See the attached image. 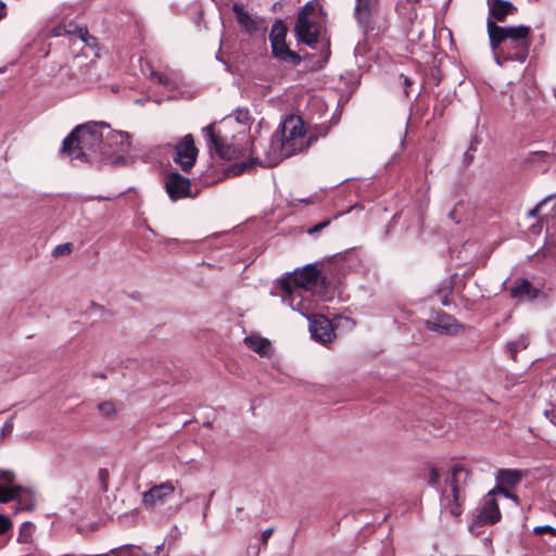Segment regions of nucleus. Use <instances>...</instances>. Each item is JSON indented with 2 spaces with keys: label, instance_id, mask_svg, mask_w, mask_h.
Instances as JSON below:
<instances>
[{
  "label": "nucleus",
  "instance_id": "45",
  "mask_svg": "<svg viewBox=\"0 0 556 556\" xmlns=\"http://www.w3.org/2000/svg\"><path fill=\"white\" fill-rule=\"evenodd\" d=\"M123 161H124V157L121 156V157L116 159L115 163H119V162H123Z\"/></svg>",
  "mask_w": 556,
  "mask_h": 556
},
{
  "label": "nucleus",
  "instance_id": "5",
  "mask_svg": "<svg viewBox=\"0 0 556 556\" xmlns=\"http://www.w3.org/2000/svg\"><path fill=\"white\" fill-rule=\"evenodd\" d=\"M313 140V136L307 135L304 123L299 116L291 115L287 117L281 125L280 135L276 139L280 152L275 163H278L283 157H290L303 152L312 144Z\"/></svg>",
  "mask_w": 556,
  "mask_h": 556
},
{
  "label": "nucleus",
  "instance_id": "37",
  "mask_svg": "<svg viewBox=\"0 0 556 556\" xmlns=\"http://www.w3.org/2000/svg\"><path fill=\"white\" fill-rule=\"evenodd\" d=\"M109 470L105 468H100L98 471V477L101 481L102 489L105 491L108 489V480H109Z\"/></svg>",
  "mask_w": 556,
  "mask_h": 556
},
{
  "label": "nucleus",
  "instance_id": "42",
  "mask_svg": "<svg viewBox=\"0 0 556 556\" xmlns=\"http://www.w3.org/2000/svg\"><path fill=\"white\" fill-rule=\"evenodd\" d=\"M51 35L54 37L63 36L64 30L62 28V24L58 25L56 27L52 28Z\"/></svg>",
  "mask_w": 556,
  "mask_h": 556
},
{
  "label": "nucleus",
  "instance_id": "35",
  "mask_svg": "<svg viewBox=\"0 0 556 556\" xmlns=\"http://www.w3.org/2000/svg\"><path fill=\"white\" fill-rule=\"evenodd\" d=\"M331 220L330 219H327V220H324V222H320L318 223L317 225L313 226L312 228H309L307 230V232L309 235H316L318 233L319 231H321L323 229H325L326 227H328L330 225Z\"/></svg>",
  "mask_w": 556,
  "mask_h": 556
},
{
  "label": "nucleus",
  "instance_id": "10",
  "mask_svg": "<svg viewBox=\"0 0 556 556\" xmlns=\"http://www.w3.org/2000/svg\"><path fill=\"white\" fill-rule=\"evenodd\" d=\"M232 12L238 24L249 35H253L258 31L264 33L266 30L265 20L251 15L248 11L244 10L243 4L233 3Z\"/></svg>",
  "mask_w": 556,
  "mask_h": 556
},
{
  "label": "nucleus",
  "instance_id": "34",
  "mask_svg": "<svg viewBox=\"0 0 556 556\" xmlns=\"http://www.w3.org/2000/svg\"><path fill=\"white\" fill-rule=\"evenodd\" d=\"M439 482H440L439 471L435 468L431 467L430 468V475H429L428 484L430 486L437 488Z\"/></svg>",
  "mask_w": 556,
  "mask_h": 556
},
{
  "label": "nucleus",
  "instance_id": "36",
  "mask_svg": "<svg viewBox=\"0 0 556 556\" xmlns=\"http://www.w3.org/2000/svg\"><path fill=\"white\" fill-rule=\"evenodd\" d=\"M13 418H14V416H12L9 420H7V421L3 424L2 428H1V432H0V435H1L2 438H4V437H7V435L11 434V432H12V430H13V426H14V425H13Z\"/></svg>",
  "mask_w": 556,
  "mask_h": 556
},
{
  "label": "nucleus",
  "instance_id": "32",
  "mask_svg": "<svg viewBox=\"0 0 556 556\" xmlns=\"http://www.w3.org/2000/svg\"><path fill=\"white\" fill-rule=\"evenodd\" d=\"M150 76L160 85L168 86L170 84V79L162 73L151 72Z\"/></svg>",
  "mask_w": 556,
  "mask_h": 556
},
{
  "label": "nucleus",
  "instance_id": "43",
  "mask_svg": "<svg viewBox=\"0 0 556 556\" xmlns=\"http://www.w3.org/2000/svg\"><path fill=\"white\" fill-rule=\"evenodd\" d=\"M273 532H274V529L268 528V529H266V530L262 533V536H263V540H264V542H265V543L267 542V540L269 539V536L273 534Z\"/></svg>",
  "mask_w": 556,
  "mask_h": 556
},
{
  "label": "nucleus",
  "instance_id": "16",
  "mask_svg": "<svg viewBox=\"0 0 556 556\" xmlns=\"http://www.w3.org/2000/svg\"><path fill=\"white\" fill-rule=\"evenodd\" d=\"M489 17L493 22H504L508 15L514 14L517 9L507 0H488Z\"/></svg>",
  "mask_w": 556,
  "mask_h": 556
},
{
  "label": "nucleus",
  "instance_id": "39",
  "mask_svg": "<svg viewBox=\"0 0 556 556\" xmlns=\"http://www.w3.org/2000/svg\"><path fill=\"white\" fill-rule=\"evenodd\" d=\"M251 163H252V162L250 161V162H248V163H247V162H242V163H240V164H235V166H233V170H235V173H236V174H241V173H243V172H244V170L250 166V164H251Z\"/></svg>",
  "mask_w": 556,
  "mask_h": 556
},
{
  "label": "nucleus",
  "instance_id": "4",
  "mask_svg": "<svg viewBox=\"0 0 556 556\" xmlns=\"http://www.w3.org/2000/svg\"><path fill=\"white\" fill-rule=\"evenodd\" d=\"M469 476L470 471L464 465L456 464L452 467L451 475L446 478L445 486L440 495L442 514L452 517L462 515Z\"/></svg>",
  "mask_w": 556,
  "mask_h": 556
},
{
  "label": "nucleus",
  "instance_id": "1",
  "mask_svg": "<svg viewBox=\"0 0 556 556\" xmlns=\"http://www.w3.org/2000/svg\"><path fill=\"white\" fill-rule=\"evenodd\" d=\"M486 31L490 48L498 65L502 64L501 60L519 63L527 61L531 47V28L529 26H500L488 18Z\"/></svg>",
  "mask_w": 556,
  "mask_h": 556
},
{
  "label": "nucleus",
  "instance_id": "33",
  "mask_svg": "<svg viewBox=\"0 0 556 556\" xmlns=\"http://www.w3.org/2000/svg\"><path fill=\"white\" fill-rule=\"evenodd\" d=\"M535 534L549 533L552 536L556 538V528H553L548 525L538 526L533 529Z\"/></svg>",
  "mask_w": 556,
  "mask_h": 556
},
{
  "label": "nucleus",
  "instance_id": "28",
  "mask_svg": "<svg viewBox=\"0 0 556 556\" xmlns=\"http://www.w3.org/2000/svg\"><path fill=\"white\" fill-rule=\"evenodd\" d=\"M235 121L240 125H247L250 122V112L248 109H237L233 112Z\"/></svg>",
  "mask_w": 556,
  "mask_h": 556
},
{
  "label": "nucleus",
  "instance_id": "20",
  "mask_svg": "<svg viewBox=\"0 0 556 556\" xmlns=\"http://www.w3.org/2000/svg\"><path fill=\"white\" fill-rule=\"evenodd\" d=\"M495 478L501 485L515 486L521 481L522 475L517 469H500Z\"/></svg>",
  "mask_w": 556,
  "mask_h": 556
},
{
  "label": "nucleus",
  "instance_id": "31",
  "mask_svg": "<svg viewBox=\"0 0 556 556\" xmlns=\"http://www.w3.org/2000/svg\"><path fill=\"white\" fill-rule=\"evenodd\" d=\"M72 243H63L59 244L53 249L52 255L53 256H61L65 254H70L72 252Z\"/></svg>",
  "mask_w": 556,
  "mask_h": 556
},
{
  "label": "nucleus",
  "instance_id": "18",
  "mask_svg": "<svg viewBox=\"0 0 556 556\" xmlns=\"http://www.w3.org/2000/svg\"><path fill=\"white\" fill-rule=\"evenodd\" d=\"M62 28L64 30V35H76L87 46H96V38L89 35L86 27L77 26L72 22H64L62 23Z\"/></svg>",
  "mask_w": 556,
  "mask_h": 556
},
{
  "label": "nucleus",
  "instance_id": "30",
  "mask_svg": "<svg viewBox=\"0 0 556 556\" xmlns=\"http://www.w3.org/2000/svg\"><path fill=\"white\" fill-rule=\"evenodd\" d=\"M14 481V475L10 471L0 470V486L11 488Z\"/></svg>",
  "mask_w": 556,
  "mask_h": 556
},
{
  "label": "nucleus",
  "instance_id": "26",
  "mask_svg": "<svg viewBox=\"0 0 556 556\" xmlns=\"http://www.w3.org/2000/svg\"><path fill=\"white\" fill-rule=\"evenodd\" d=\"M98 409L103 417H113L116 413V408L113 402L105 401L98 405Z\"/></svg>",
  "mask_w": 556,
  "mask_h": 556
},
{
  "label": "nucleus",
  "instance_id": "40",
  "mask_svg": "<svg viewBox=\"0 0 556 556\" xmlns=\"http://www.w3.org/2000/svg\"><path fill=\"white\" fill-rule=\"evenodd\" d=\"M494 490H495V493L501 492L506 497L516 498V496H514L508 490L503 488L501 484L497 488H495Z\"/></svg>",
  "mask_w": 556,
  "mask_h": 556
},
{
  "label": "nucleus",
  "instance_id": "7",
  "mask_svg": "<svg viewBox=\"0 0 556 556\" xmlns=\"http://www.w3.org/2000/svg\"><path fill=\"white\" fill-rule=\"evenodd\" d=\"M287 27L281 20H277L273 25L269 33V41L273 55L281 62L292 65H298L301 62V56L296 52L290 50L286 43Z\"/></svg>",
  "mask_w": 556,
  "mask_h": 556
},
{
  "label": "nucleus",
  "instance_id": "15",
  "mask_svg": "<svg viewBox=\"0 0 556 556\" xmlns=\"http://www.w3.org/2000/svg\"><path fill=\"white\" fill-rule=\"evenodd\" d=\"M495 490H491L483 501L482 508L477 517L479 525H494L501 519V511L496 500Z\"/></svg>",
  "mask_w": 556,
  "mask_h": 556
},
{
  "label": "nucleus",
  "instance_id": "14",
  "mask_svg": "<svg viewBox=\"0 0 556 556\" xmlns=\"http://www.w3.org/2000/svg\"><path fill=\"white\" fill-rule=\"evenodd\" d=\"M175 492L173 482L166 481L150 488L142 494V503L146 506L153 507L157 504H164Z\"/></svg>",
  "mask_w": 556,
  "mask_h": 556
},
{
  "label": "nucleus",
  "instance_id": "38",
  "mask_svg": "<svg viewBox=\"0 0 556 556\" xmlns=\"http://www.w3.org/2000/svg\"><path fill=\"white\" fill-rule=\"evenodd\" d=\"M11 527V521L9 518L0 515V534H4Z\"/></svg>",
  "mask_w": 556,
  "mask_h": 556
},
{
  "label": "nucleus",
  "instance_id": "29",
  "mask_svg": "<svg viewBox=\"0 0 556 556\" xmlns=\"http://www.w3.org/2000/svg\"><path fill=\"white\" fill-rule=\"evenodd\" d=\"M316 7L311 1L306 2L301 11L298 14V17H303L305 20H312L311 16L315 13Z\"/></svg>",
  "mask_w": 556,
  "mask_h": 556
},
{
  "label": "nucleus",
  "instance_id": "12",
  "mask_svg": "<svg viewBox=\"0 0 556 556\" xmlns=\"http://www.w3.org/2000/svg\"><path fill=\"white\" fill-rule=\"evenodd\" d=\"M165 188L168 197L173 200H179L191 195V182L189 178L173 172L166 176Z\"/></svg>",
  "mask_w": 556,
  "mask_h": 556
},
{
  "label": "nucleus",
  "instance_id": "23",
  "mask_svg": "<svg viewBox=\"0 0 556 556\" xmlns=\"http://www.w3.org/2000/svg\"><path fill=\"white\" fill-rule=\"evenodd\" d=\"M529 345V339L521 334L518 339L509 342L507 344V351L510 354L513 359H516L517 353L519 351L526 350Z\"/></svg>",
  "mask_w": 556,
  "mask_h": 556
},
{
  "label": "nucleus",
  "instance_id": "41",
  "mask_svg": "<svg viewBox=\"0 0 556 556\" xmlns=\"http://www.w3.org/2000/svg\"><path fill=\"white\" fill-rule=\"evenodd\" d=\"M401 78L403 79L404 90L405 93L408 96V88L413 85L410 79L406 77L405 75H401Z\"/></svg>",
  "mask_w": 556,
  "mask_h": 556
},
{
  "label": "nucleus",
  "instance_id": "22",
  "mask_svg": "<svg viewBox=\"0 0 556 556\" xmlns=\"http://www.w3.org/2000/svg\"><path fill=\"white\" fill-rule=\"evenodd\" d=\"M548 204H552L553 211L549 215H556V195L546 197L543 201H541L532 210H530L529 215L531 217H538Z\"/></svg>",
  "mask_w": 556,
  "mask_h": 556
},
{
  "label": "nucleus",
  "instance_id": "2",
  "mask_svg": "<svg viewBox=\"0 0 556 556\" xmlns=\"http://www.w3.org/2000/svg\"><path fill=\"white\" fill-rule=\"evenodd\" d=\"M109 128L104 124H86L77 126L64 140L62 152L71 160L88 161L92 153L101 151L102 129Z\"/></svg>",
  "mask_w": 556,
  "mask_h": 556
},
{
  "label": "nucleus",
  "instance_id": "44",
  "mask_svg": "<svg viewBox=\"0 0 556 556\" xmlns=\"http://www.w3.org/2000/svg\"><path fill=\"white\" fill-rule=\"evenodd\" d=\"M442 304H443V305H445V306L450 304V302H448L447 298H444V299L442 300Z\"/></svg>",
  "mask_w": 556,
  "mask_h": 556
},
{
  "label": "nucleus",
  "instance_id": "21",
  "mask_svg": "<svg viewBox=\"0 0 556 556\" xmlns=\"http://www.w3.org/2000/svg\"><path fill=\"white\" fill-rule=\"evenodd\" d=\"M510 294L515 299L525 300L535 296L531 283L527 279H521L515 287L510 289Z\"/></svg>",
  "mask_w": 556,
  "mask_h": 556
},
{
  "label": "nucleus",
  "instance_id": "13",
  "mask_svg": "<svg viewBox=\"0 0 556 556\" xmlns=\"http://www.w3.org/2000/svg\"><path fill=\"white\" fill-rule=\"evenodd\" d=\"M309 332L314 340L321 343L331 342L336 337L331 320L323 315L309 319Z\"/></svg>",
  "mask_w": 556,
  "mask_h": 556
},
{
  "label": "nucleus",
  "instance_id": "24",
  "mask_svg": "<svg viewBox=\"0 0 556 556\" xmlns=\"http://www.w3.org/2000/svg\"><path fill=\"white\" fill-rule=\"evenodd\" d=\"M111 140L114 142V143H118L119 144V148H118V151L119 152H127L129 150V147H130V141H129V135L127 132H112L111 134Z\"/></svg>",
  "mask_w": 556,
  "mask_h": 556
},
{
  "label": "nucleus",
  "instance_id": "9",
  "mask_svg": "<svg viewBox=\"0 0 556 556\" xmlns=\"http://www.w3.org/2000/svg\"><path fill=\"white\" fill-rule=\"evenodd\" d=\"M319 29L320 27L315 20L296 17L294 36L299 42L314 49L318 42Z\"/></svg>",
  "mask_w": 556,
  "mask_h": 556
},
{
  "label": "nucleus",
  "instance_id": "25",
  "mask_svg": "<svg viewBox=\"0 0 556 556\" xmlns=\"http://www.w3.org/2000/svg\"><path fill=\"white\" fill-rule=\"evenodd\" d=\"M20 486L2 488L0 486V502L7 503L14 500L20 492Z\"/></svg>",
  "mask_w": 556,
  "mask_h": 556
},
{
  "label": "nucleus",
  "instance_id": "11",
  "mask_svg": "<svg viewBox=\"0 0 556 556\" xmlns=\"http://www.w3.org/2000/svg\"><path fill=\"white\" fill-rule=\"evenodd\" d=\"M426 327L431 331L443 334L455 336L464 332V326L456 318L444 312L438 313L433 320H428Z\"/></svg>",
  "mask_w": 556,
  "mask_h": 556
},
{
  "label": "nucleus",
  "instance_id": "6",
  "mask_svg": "<svg viewBox=\"0 0 556 556\" xmlns=\"http://www.w3.org/2000/svg\"><path fill=\"white\" fill-rule=\"evenodd\" d=\"M232 123L229 116L223 119L218 125L211 124L203 128V135L211 152H215L219 157L232 160L238 156V151L231 142V138L226 134V128Z\"/></svg>",
  "mask_w": 556,
  "mask_h": 556
},
{
  "label": "nucleus",
  "instance_id": "27",
  "mask_svg": "<svg viewBox=\"0 0 556 556\" xmlns=\"http://www.w3.org/2000/svg\"><path fill=\"white\" fill-rule=\"evenodd\" d=\"M93 65L88 64L85 68V71H81L80 78L83 80V84L85 87H90L96 83V80L92 78V72H93Z\"/></svg>",
  "mask_w": 556,
  "mask_h": 556
},
{
  "label": "nucleus",
  "instance_id": "17",
  "mask_svg": "<svg viewBox=\"0 0 556 556\" xmlns=\"http://www.w3.org/2000/svg\"><path fill=\"white\" fill-rule=\"evenodd\" d=\"M378 0H356L355 17L362 24H367L376 9Z\"/></svg>",
  "mask_w": 556,
  "mask_h": 556
},
{
  "label": "nucleus",
  "instance_id": "3",
  "mask_svg": "<svg viewBox=\"0 0 556 556\" xmlns=\"http://www.w3.org/2000/svg\"><path fill=\"white\" fill-rule=\"evenodd\" d=\"M324 283L325 278L317 266L315 264L306 265L302 270H294L280 281L281 290L285 293L281 301L296 311L302 303L303 291H313Z\"/></svg>",
  "mask_w": 556,
  "mask_h": 556
},
{
  "label": "nucleus",
  "instance_id": "8",
  "mask_svg": "<svg viewBox=\"0 0 556 556\" xmlns=\"http://www.w3.org/2000/svg\"><path fill=\"white\" fill-rule=\"evenodd\" d=\"M197 156L198 149L194 144L193 137L191 135H186L175 146L174 162L179 165L184 172L188 173L194 166Z\"/></svg>",
  "mask_w": 556,
  "mask_h": 556
},
{
  "label": "nucleus",
  "instance_id": "19",
  "mask_svg": "<svg viewBox=\"0 0 556 556\" xmlns=\"http://www.w3.org/2000/svg\"><path fill=\"white\" fill-rule=\"evenodd\" d=\"M244 343L260 356H268L270 352V342L258 336H250L244 339Z\"/></svg>",
  "mask_w": 556,
  "mask_h": 556
}]
</instances>
